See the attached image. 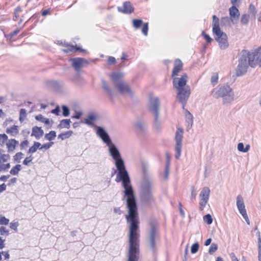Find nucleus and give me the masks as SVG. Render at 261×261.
<instances>
[{
    "label": "nucleus",
    "instance_id": "f257e3e1",
    "mask_svg": "<svg viewBox=\"0 0 261 261\" xmlns=\"http://www.w3.org/2000/svg\"><path fill=\"white\" fill-rule=\"evenodd\" d=\"M107 146L109 155L115 161V165L118 170L115 181L116 182H121L122 186L124 189L122 200L125 199L126 206L128 210V215L126 216V219L138 218L135 192L131 184L128 173L125 168L124 161L115 144L112 142Z\"/></svg>",
    "mask_w": 261,
    "mask_h": 261
},
{
    "label": "nucleus",
    "instance_id": "f03ea898",
    "mask_svg": "<svg viewBox=\"0 0 261 261\" xmlns=\"http://www.w3.org/2000/svg\"><path fill=\"white\" fill-rule=\"evenodd\" d=\"M182 65V63L180 59H177L175 60L172 77L173 78V88L178 91L176 99L182 105V108L184 109L191 94L190 87L187 85L188 79V75L187 73H184L180 77H174V76L177 75L178 73L181 70Z\"/></svg>",
    "mask_w": 261,
    "mask_h": 261
},
{
    "label": "nucleus",
    "instance_id": "7ed1b4c3",
    "mask_svg": "<svg viewBox=\"0 0 261 261\" xmlns=\"http://www.w3.org/2000/svg\"><path fill=\"white\" fill-rule=\"evenodd\" d=\"M126 220L130 223L127 261H138L140 253L139 235L137 232L139 228L138 218H130Z\"/></svg>",
    "mask_w": 261,
    "mask_h": 261
},
{
    "label": "nucleus",
    "instance_id": "20e7f679",
    "mask_svg": "<svg viewBox=\"0 0 261 261\" xmlns=\"http://www.w3.org/2000/svg\"><path fill=\"white\" fill-rule=\"evenodd\" d=\"M259 55L257 51L249 52L246 50H242L239 59L236 75L238 76L245 74L249 66L255 67L258 63Z\"/></svg>",
    "mask_w": 261,
    "mask_h": 261
},
{
    "label": "nucleus",
    "instance_id": "39448f33",
    "mask_svg": "<svg viewBox=\"0 0 261 261\" xmlns=\"http://www.w3.org/2000/svg\"><path fill=\"white\" fill-rule=\"evenodd\" d=\"M154 184L151 179L142 180L140 188V199L145 204L151 205L155 203V198L153 195Z\"/></svg>",
    "mask_w": 261,
    "mask_h": 261
},
{
    "label": "nucleus",
    "instance_id": "423d86ee",
    "mask_svg": "<svg viewBox=\"0 0 261 261\" xmlns=\"http://www.w3.org/2000/svg\"><path fill=\"white\" fill-rule=\"evenodd\" d=\"M213 96L216 98H223V102H230L234 99V94L232 89L227 85L220 86L218 90L214 93Z\"/></svg>",
    "mask_w": 261,
    "mask_h": 261
},
{
    "label": "nucleus",
    "instance_id": "0eeeda50",
    "mask_svg": "<svg viewBox=\"0 0 261 261\" xmlns=\"http://www.w3.org/2000/svg\"><path fill=\"white\" fill-rule=\"evenodd\" d=\"M160 105V100L158 97L149 98L148 110L154 116L153 124L156 129H159L160 127V121L159 119Z\"/></svg>",
    "mask_w": 261,
    "mask_h": 261
},
{
    "label": "nucleus",
    "instance_id": "6e6552de",
    "mask_svg": "<svg viewBox=\"0 0 261 261\" xmlns=\"http://www.w3.org/2000/svg\"><path fill=\"white\" fill-rule=\"evenodd\" d=\"M184 130L181 128H178L175 133V140L176 141L175 145V158L178 159L181 154L182 141L183 138Z\"/></svg>",
    "mask_w": 261,
    "mask_h": 261
},
{
    "label": "nucleus",
    "instance_id": "1a4fd4ad",
    "mask_svg": "<svg viewBox=\"0 0 261 261\" xmlns=\"http://www.w3.org/2000/svg\"><path fill=\"white\" fill-rule=\"evenodd\" d=\"M150 230L149 232V245L153 252L155 250V239L158 235L157 225L155 222H150Z\"/></svg>",
    "mask_w": 261,
    "mask_h": 261
},
{
    "label": "nucleus",
    "instance_id": "9d476101",
    "mask_svg": "<svg viewBox=\"0 0 261 261\" xmlns=\"http://www.w3.org/2000/svg\"><path fill=\"white\" fill-rule=\"evenodd\" d=\"M215 35V40L218 42L220 48L225 49L229 46L226 34L221 30L218 33H213Z\"/></svg>",
    "mask_w": 261,
    "mask_h": 261
},
{
    "label": "nucleus",
    "instance_id": "9b49d317",
    "mask_svg": "<svg viewBox=\"0 0 261 261\" xmlns=\"http://www.w3.org/2000/svg\"><path fill=\"white\" fill-rule=\"evenodd\" d=\"M210 194V190L208 187L203 188L199 195V210L202 211L205 207L209 199Z\"/></svg>",
    "mask_w": 261,
    "mask_h": 261
},
{
    "label": "nucleus",
    "instance_id": "f8f14e48",
    "mask_svg": "<svg viewBox=\"0 0 261 261\" xmlns=\"http://www.w3.org/2000/svg\"><path fill=\"white\" fill-rule=\"evenodd\" d=\"M133 26L135 29H139L142 25V33L145 36L148 35V23H143V21L140 19H134L132 20Z\"/></svg>",
    "mask_w": 261,
    "mask_h": 261
},
{
    "label": "nucleus",
    "instance_id": "ddd939ff",
    "mask_svg": "<svg viewBox=\"0 0 261 261\" xmlns=\"http://www.w3.org/2000/svg\"><path fill=\"white\" fill-rule=\"evenodd\" d=\"M96 134L107 145L112 143V141L109 134L102 127H97Z\"/></svg>",
    "mask_w": 261,
    "mask_h": 261
},
{
    "label": "nucleus",
    "instance_id": "4468645a",
    "mask_svg": "<svg viewBox=\"0 0 261 261\" xmlns=\"http://www.w3.org/2000/svg\"><path fill=\"white\" fill-rule=\"evenodd\" d=\"M115 87L121 94L127 93L130 96H133L134 92L132 90L129 86L125 82H122L116 84Z\"/></svg>",
    "mask_w": 261,
    "mask_h": 261
},
{
    "label": "nucleus",
    "instance_id": "2eb2a0df",
    "mask_svg": "<svg viewBox=\"0 0 261 261\" xmlns=\"http://www.w3.org/2000/svg\"><path fill=\"white\" fill-rule=\"evenodd\" d=\"M70 60L72 61V66L77 71H79L83 66L88 65L89 63L86 59L83 58H71Z\"/></svg>",
    "mask_w": 261,
    "mask_h": 261
},
{
    "label": "nucleus",
    "instance_id": "dca6fc26",
    "mask_svg": "<svg viewBox=\"0 0 261 261\" xmlns=\"http://www.w3.org/2000/svg\"><path fill=\"white\" fill-rule=\"evenodd\" d=\"M119 12L124 14H130L134 12V8L129 2H125L123 3L122 7H118Z\"/></svg>",
    "mask_w": 261,
    "mask_h": 261
},
{
    "label": "nucleus",
    "instance_id": "f3484780",
    "mask_svg": "<svg viewBox=\"0 0 261 261\" xmlns=\"http://www.w3.org/2000/svg\"><path fill=\"white\" fill-rule=\"evenodd\" d=\"M237 205L240 213L243 216L247 214L243 198L240 195L237 197Z\"/></svg>",
    "mask_w": 261,
    "mask_h": 261
},
{
    "label": "nucleus",
    "instance_id": "a211bd4d",
    "mask_svg": "<svg viewBox=\"0 0 261 261\" xmlns=\"http://www.w3.org/2000/svg\"><path fill=\"white\" fill-rule=\"evenodd\" d=\"M230 17L232 20H238L240 16V12L236 6H232L229 9Z\"/></svg>",
    "mask_w": 261,
    "mask_h": 261
},
{
    "label": "nucleus",
    "instance_id": "6ab92c4d",
    "mask_svg": "<svg viewBox=\"0 0 261 261\" xmlns=\"http://www.w3.org/2000/svg\"><path fill=\"white\" fill-rule=\"evenodd\" d=\"M44 134V132L41 127L37 126L32 128L31 136H34L37 140L40 139Z\"/></svg>",
    "mask_w": 261,
    "mask_h": 261
},
{
    "label": "nucleus",
    "instance_id": "aec40b11",
    "mask_svg": "<svg viewBox=\"0 0 261 261\" xmlns=\"http://www.w3.org/2000/svg\"><path fill=\"white\" fill-rule=\"evenodd\" d=\"M18 143L19 142L15 139H11L9 140L6 143L8 151L9 152L13 151L15 149L16 146L18 145Z\"/></svg>",
    "mask_w": 261,
    "mask_h": 261
},
{
    "label": "nucleus",
    "instance_id": "412c9836",
    "mask_svg": "<svg viewBox=\"0 0 261 261\" xmlns=\"http://www.w3.org/2000/svg\"><path fill=\"white\" fill-rule=\"evenodd\" d=\"M110 77H111L115 86L116 84H117L118 83H121L123 81L121 80V78L123 77V74L120 72H113Z\"/></svg>",
    "mask_w": 261,
    "mask_h": 261
},
{
    "label": "nucleus",
    "instance_id": "4be33fe9",
    "mask_svg": "<svg viewBox=\"0 0 261 261\" xmlns=\"http://www.w3.org/2000/svg\"><path fill=\"white\" fill-rule=\"evenodd\" d=\"M219 19L216 15L213 16V32L218 33L219 32L220 28L219 26Z\"/></svg>",
    "mask_w": 261,
    "mask_h": 261
},
{
    "label": "nucleus",
    "instance_id": "5701e85b",
    "mask_svg": "<svg viewBox=\"0 0 261 261\" xmlns=\"http://www.w3.org/2000/svg\"><path fill=\"white\" fill-rule=\"evenodd\" d=\"M221 25L222 26L231 27L234 23L233 20L230 17L227 16L222 17L220 20Z\"/></svg>",
    "mask_w": 261,
    "mask_h": 261
},
{
    "label": "nucleus",
    "instance_id": "b1692460",
    "mask_svg": "<svg viewBox=\"0 0 261 261\" xmlns=\"http://www.w3.org/2000/svg\"><path fill=\"white\" fill-rule=\"evenodd\" d=\"M8 134L10 135L13 137L16 136L19 133L18 126L15 125H13L10 127H8L6 130Z\"/></svg>",
    "mask_w": 261,
    "mask_h": 261
},
{
    "label": "nucleus",
    "instance_id": "393cba45",
    "mask_svg": "<svg viewBox=\"0 0 261 261\" xmlns=\"http://www.w3.org/2000/svg\"><path fill=\"white\" fill-rule=\"evenodd\" d=\"M135 126L137 129L140 132H144L146 128L145 123L141 120H138L135 123Z\"/></svg>",
    "mask_w": 261,
    "mask_h": 261
},
{
    "label": "nucleus",
    "instance_id": "a878e982",
    "mask_svg": "<svg viewBox=\"0 0 261 261\" xmlns=\"http://www.w3.org/2000/svg\"><path fill=\"white\" fill-rule=\"evenodd\" d=\"M71 121L70 119H63L61 121L60 124L58 125V127L60 128H69L70 126Z\"/></svg>",
    "mask_w": 261,
    "mask_h": 261
},
{
    "label": "nucleus",
    "instance_id": "bb28decb",
    "mask_svg": "<svg viewBox=\"0 0 261 261\" xmlns=\"http://www.w3.org/2000/svg\"><path fill=\"white\" fill-rule=\"evenodd\" d=\"M40 143L38 142H34L33 145L31 146L28 151V153H33L35 152L38 149H40Z\"/></svg>",
    "mask_w": 261,
    "mask_h": 261
},
{
    "label": "nucleus",
    "instance_id": "cd10ccee",
    "mask_svg": "<svg viewBox=\"0 0 261 261\" xmlns=\"http://www.w3.org/2000/svg\"><path fill=\"white\" fill-rule=\"evenodd\" d=\"M186 122L188 124V126L191 127L193 123V116L192 114L188 110H186Z\"/></svg>",
    "mask_w": 261,
    "mask_h": 261
},
{
    "label": "nucleus",
    "instance_id": "c85d7f7f",
    "mask_svg": "<svg viewBox=\"0 0 261 261\" xmlns=\"http://www.w3.org/2000/svg\"><path fill=\"white\" fill-rule=\"evenodd\" d=\"M237 148L239 151L246 153L248 151L250 146L249 144H247L246 145L245 147H244V145L243 143H239L238 144Z\"/></svg>",
    "mask_w": 261,
    "mask_h": 261
},
{
    "label": "nucleus",
    "instance_id": "c756f323",
    "mask_svg": "<svg viewBox=\"0 0 261 261\" xmlns=\"http://www.w3.org/2000/svg\"><path fill=\"white\" fill-rule=\"evenodd\" d=\"M73 134L72 131L69 130L64 133H61L58 135V139H60L62 140H64L66 139L69 138Z\"/></svg>",
    "mask_w": 261,
    "mask_h": 261
},
{
    "label": "nucleus",
    "instance_id": "7c9ffc66",
    "mask_svg": "<svg viewBox=\"0 0 261 261\" xmlns=\"http://www.w3.org/2000/svg\"><path fill=\"white\" fill-rule=\"evenodd\" d=\"M102 87L103 89L111 96L113 95V92L111 88L109 86L107 82L103 80L101 81Z\"/></svg>",
    "mask_w": 261,
    "mask_h": 261
},
{
    "label": "nucleus",
    "instance_id": "2f4dec72",
    "mask_svg": "<svg viewBox=\"0 0 261 261\" xmlns=\"http://www.w3.org/2000/svg\"><path fill=\"white\" fill-rule=\"evenodd\" d=\"M21 166L20 164H17L13 167L10 170V173L11 174L15 175L18 174L20 171Z\"/></svg>",
    "mask_w": 261,
    "mask_h": 261
},
{
    "label": "nucleus",
    "instance_id": "473e14b6",
    "mask_svg": "<svg viewBox=\"0 0 261 261\" xmlns=\"http://www.w3.org/2000/svg\"><path fill=\"white\" fill-rule=\"evenodd\" d=\"M56 137V133L55 131L51 130L49 133L45 134V138L48 140L51 141L54 140Z\"/></svg>",
    "mask_w": 261,
    "mask_h": 261
},
{
    "label": "nucleus",
    "instance_id": "72a5a7b5",
    "mask_svg": "<svg viewBox=\"0 0 261 261\" xmlns=\"http://www.w3.org/2000/svg\"><path fill=\"white\" fill-rule=\"evenodd\" d=\"M249 15L247 14H244L242 15L240 19L241 23L242 24L247 25L249 22Z\"/></svg>",
    "mask_w": 261,
    "mask_h": 261
},
{
    "label": "nucleus",
    "instance_id": "f704fd0d",
    "mask_svg": "<svg viewBox=\"0 0 261 261\" xmlns=\"http://www.w3.org/2000/svg\"><path fill=\"white\" fill-rule=\"evenodd\" d=\"M10 159V156L8 154H2L0 155V163L8 162Z\"/></svg>",
    "mask_w": 261,
    "mask_h": 261
},
{
    "label": "nucleus",
    "instance_id": "c9c22d12",
    "mask_svg": "<svg viewBox=\"0 0 261 261\" xmlns=\"http://www.w3.org/2000/svg\"><path fill=\"white\" fill-rule=\"evenodd\" d=\"M96 116L94 114L89 115L87 119H85V123L88 125H91L92 121L95 120Z\"/></svg>",
    "mask_w": 261,
    "mask_h": 261
},
{
    "label": "nucleus",
    "instance_id": "e433bc0d",
    "mask_svg": "<svg viewBox=\"0 0 261 261\" xmlns=\"http://www.w3.org/2000/svg\"><path fill=\"white\" fill-rule=\"evenodd\" d=\"M218 245L216 243H212L209 248L208 253L212 254L218 250Z\"/></svg>",
    "mask_w": 261,
    "mask_h": 261
},
{
    "label": "nucleus",
    "instance_id": "4c0bfd02",
    "mask_svg": "<svg viewBox=\"0 0 261 261\" xmlns=\"http://www.w3.org/2000/svg\"><path fill=\"white\" fill-rule=\"evenodd\" d=\"M218 81V74L217 73H214L211 78V82L213 86L217 84Z\"/></svg>",
    "mask_w": 261,
    "mask_h": 261
},
{
    "label": "nucleus",
    "instance_id": "58836bf2",
    "mask_svg": "<svg viewBox=\"0 0 261 261\" xmlns=\"http://www.w3.org/2000/svg\"><path fill=\"white\" fill-rule=\"evenodd\" d=\"M199 245L198 242L195 243L191 246V252L192 254L196 253L199 249Z\"/></svg>",
    "mask_w": 261,
    "mask_h": 261
},
{
    "label": "nucleus",
    "instance_id": "ea45409f",
    "mask_svg": "<svg viewBox=\"0 0 261 261\" xmlns=\"http://www.w3.org/2000/svg\"><path fill=\"white\" fill-rule=\"evenodd\" d=\"M7 140L8 136L7 135L5 134H0V145L1 146H3Z\"/></svg>",
    "mask_w": 261,
    "mask_h": 261
},
{
    "label": "nucleus",
    "instance_id": "a19ab883",
    "mask_svg": "<svg viewBox=\"0 0 261 261\" xmlns=\"http://www.w3.org/2000/svg\"><path fill=\"white\" fill-rule=\"evenodd\" d=\"M53 144L54 142H50L49 143L44 144L42 145H41L40 147V150L44 149V150H46L48 149Z\"/></svg>",
    "mask_w": 261,
    "mask_h": 261
},
{
    "label": "nucleus",
    "instance_id": "79ce46f5",
    "mask_svg": "<svg viewBox=\"0 0 261 261\" xmlns=\"http://www.w3.org/2000/svg\"><path fill=\"white\" fill-rule=\"evenodd\" d=\"M77 51L80 50L82 52H85L86 50L82 49L80 47H74V46L72 45L70 46V48L68 50H64L65 52H68V51Z\"/></svg>",
    "mask_w": 261,
    "mask_h": 261
},
{
    "label": "nucleus",
    "instance_id": "37998d69",
    "mask_svg": "<svg viewBox=\"0 0 261 261\" xmlns=\"http://www.w3.org/2000/svg\"><path fill=\"white\" fill-rule=\"evenodd\" d=\"M23 155V154L21 152H17L13 156V159L14 161L19 163Z\"/></svg>",
    "mask_w": 261,
    "mask_h": 261
},
{
    "label": "nucleus",
    "instance_id": "c03bdc74",
    "mask_svg": "<svg viewBox=\"0 0 261 261\" xmlns=\"http://www.w3.org/2000/svg\"><path fill=\"white\" fill-rule=\"evenodd\" d=\"M203 220L205 222H206L207 224H211L212 223L213 219L210 214H207L203 217Z\"/></svg>",
    "mask_w": 261,
    "mask_h": 261
},
{
    "label": "nucleus",
    "instance_id": "a18cd8bd",
    "mask_svg": "<svg viewBox=\"0 0 261 261\" xmlns=\"http://www.w3.org/2000/svg\"><path fill=\"white\" fill-rule=\"evenodd\" d=\"M63 115L65 117H67L69 115L70 111L69 109L66 106H63L62 107Z\"/></svg>",
    "mask_w": 261,
    "mask_h": 261
},
{
    "label": "nucleus",
    "instance_id": "49530a36",
    "mask_svg": "<svg viewBox=\"0 0 261 261\" xmlns=\"http://www.w3.org/2000/svg\"><path fill=\"white\" fill-rule=\"evenodd\" d=\"M19 226L18 222H12L10 224V227L15 230V232H17V227Z\"/></svg>",
    "mask_w": 261,
    "mask_h": 261
},
{
    "label": "nucleus",
    "instance_id": "de8ad7c7",
    "mask_svg": "<svg viewBox=\"0 0 261 261\" xmlns=\"http://www.w3.org/2000/svg\"><path fill=\"white\" fill-rule=\"evenodd\" d=\"M21 8L20 6H17L14 10V16L16 18H17L19 16V14L21 12Z\"/></svg>",
    "mask_w": 261,
    "mask_h": 261
},
{
    "label": "nucleus",
    "instance_id": "09e8293b",
    "mask_svg": "<svg viewBox=\"0 0 261 261\" xmlns=\"http://www.w3.org/2000/svg\"><path fill=\"white\" fill-rule=\"evenodd\" d=\"M9 220L6 218L4 216H1L0 217V224L1 225H7L8 224Z\"/></svg>",
    "mask_w": 261,
    "mask_h": 261
},
{
    "label": "nucleus",
    "instance_id": "8fccbe9b",
    "mask_svg": "<svg viewBox=\"0 0 261 261\" xmlns=\"http://www.w3.org/2000/svg\"><path fill=\"white\" fill-rule=\"evenodd\" d=\"M169 174V162L168 161L165 167L164 178L167 179Z\"/></svg>",
    "mask_w": 261,
    "mask_h": 261
},
{
    "label": "nucleus",
    "instance_id": "3c124183",
    "mask_svg": "<svg viewBox=\"0 0 261 261\" xmlns=\"http://www.w3.org/2000/svg\"><path fill=\"white\" fill-rule=\"evenodd\" d=\"M33 158L32 155L27 157L23 162V164L26 166H28L29 163L32 161Z\"/></svg>",
    "mask_w": 261,
    "mask_h": 261
},
{
    "label": "nucleus",
    "instance_id": "603ef678",
    "mask_svg": "<svg viewBox=\"0 0 261 261\" xmlns=\"http://www.w3.org/2000/svg\"><path fill=\"white\" fill-rule=\"evenodd\" d=\"M0 233L1 235H4L6 234L7 235L9 234V230L6 228L4 226H1L0 227Z\"/></svg>",
    "mask_w": 261,
    "mask_h": 261
},
{
    "label": "nucleus",
    "instance_id": "864d4df0",
    "mask_svg": "<svg viewBox=\"0 0 261 261\" xmlns=\"http://www.w3.org/2000/svg\"><path fill=\"white\" fill-rule=\"evenodd\" d=\"M202 36L208 43H210L212 41V39L208 34H206L204 32H202Z\"/></svg>",
    "mask_w": 261,
    "mask_h": 261
},
{
    "label": "nucleus",
    "instance_id": "5fc2aeb1",
    "mask_svg": "<svg viewBox=\"0 0 261 261\" xmlns=\"http://www.w3.org/2000/svg\"><path fill=\"white\" fill-rule=\"evenodd\" d=\"M116 63V59L114 57L110 56L108 60V64L110 65L114 64Z\"/></svg>",
    "mask_w": 261,
    "mask_h": 261
},
{
    "label": "nucleus",
    "instance_id": "6e6d98bb",
    "mask_svg": "<svg viewBox=\"0 0 261 261\" xmlns=\"http://www.w3.org/2000/svg\"><path fill=\"white\" fill-rule=\"evenodd\" d=\"M29 144V141L28 140H24L21 142L20 144V148L21 150H22L25 147L28 146Z\"/></svg>",
    "mask_w": 261,
    "mask_h": 261
},
{
    "label": "nucleus",
    "instance_id": "4d7b16f0",
    "mask_svg": "<svg viewBox=\"0 0 261 261\" xmlns=\"http://www.w3.org/2000/svg\"><path fill=\"white\" fill-rule=\"evenodd\" d=\"M196 197V193L195 192V190L194 187H192V190H191V200L192 201L193 200L195 199Z\"/></svg>",
    "mask_w": 261,
    "mask_h": 261
},
{
    "label": "nucleus",
    "instance_id": "13d9d810",
    "mask_svg": "<svg viewBox=\"0 0 261 261\" xmlns=\"http://www.w3.org/2000/svg\"><path fill=\"white\" fill-rule=\"evenodd\" d=\"M35 119L38 121L43 122L45 118L41 114H39L35 117Z\"/></svg>",
    "mask_w": 261,
    "mask_h": 261
},
{
    "label": "nucleus",
    "instance_id": "bf43d9fd",
    "mask_svg": "<svg viewBox=\"0 0 261 261\" xmlns=\"http://www.w3.org/2000/svg\"><path fill=\"white\" fill-rule=\"evenodd\" d=\"M143 175H144V177H143V179H150L149 177H147V175H148V173H147V168L144 166L143 167Z\"/></svg>",
    "mask_w": 261,
    "mask_h": 261
},
{
    "label": "nucleus",
    "instance_id": "052dcab7",
    "mask_svg": "<svg viewBox=\"0 0 261 261\" xmlns=\"http://www.w3.org/2000/svg\"><path fill=\"white\" fill-rule=\"evenodd\" d=\"M229 256L231 261H239L234 253L231 252L229 254Z\"/></svg>",
    "mask_w": 261,
    "mask_h": 261
},
{
    "label": "nucleus",
    "instance_id": "680f3d73",
    "mask_svg": "<svg viewBox=\"0 0 261 261\" xmlns=\"http://www.w3.org/2000/svg\"><path fill=\"white\" fill-rule=\"evenodd\" d=\"M2 254H3L4 256L5 259H8L10 258L9 251L1 252V255Z\"/></svg>",
    "mask_w": 261,
    "mask_h": 261
},
{
    "label": "nucleus",
    "instance_id": "e2e57ef3",
    "mask_svg": "<svg viewBox=\"0 0 261 261\" xmlns=\"http://www.w3.org/2000/svg\"><path fill=\"white\" fill-rule=\"evenodd\" d=\"M19 116L22 117H25L27 116V111L24 109H21L20 110Z\"/></svg>",
    "mask_w": 261,
    "mask_h": 261
},
{
    "label": "nucleus",
    "instance_id": "0e129e2a",
    "mask_svg": "<svg viewBox=\"0 0 261 261\" xmlns=\"http://www.w3.org/2000/svg\"><path fill=\"white\" fill-rule=\"evenodd\" d=\"M10 177V175H2L0 177V181H6Z\"/></svg>",
    "mask_w": 261,
    "mask_h": 261
},
{
    "label": "nucleus",
    "instance_id": "69168bd1",
    "mask_svg": "<svg viewBox=\"0 0 261 261\" xmlns=\"http://www.w3.org/2000/svg\"><path fill=\"white\" fill-rule=\"evenodd\" d=\"M5 240L3 239L2 238L0 237V249H2L5 247Z\"/></svg>",
    "mask_w": 261,
    "mask_h": 261
},
{
    "label": "nucleus",
    "instance_id": "338daca9",
    "mask_svg": "<svg viewBox=\"0 0 261 261\" xmlns=\"http://www.w3.org/2000/svg\"><path fill=\"white\" fill-rule=\"evenodd\" d=\"M59 112H60V109H59V108L58 107H56L55 109H53L51 111V113H52L55 114H56L57 115H59Z\"/></svg>",
    "mask_w": 261,
    "mask_h": 261
},
{
    "label": "nucleus",
    "instance_id": "774afa93",
    "mask_svg": "<svg viewBox=\"0 0 261 261\" xmlns=\"http://www.w3.org/2000/svg\"><path fill=\"white\" fill-rule=\"evenodd\" d=\"M6 185H5V184L4 183L0 185V193L3 192L5 190H6Z\"/></svg>",
    "mask_w": 261,
    "mask_h": 261
}]
</instances>
